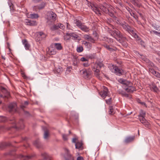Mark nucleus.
<instances>
[{"label": "nucleus", "mask_w": 160, "mask_h": 160, "mask_svg": "<svg viewBox=\"0 0 160 160\" xmlns=\"http://www.w3.org/2000/svg\"><path fill=\"white\" fill-rule=\"evenodd\" d=\"M88 6L91 8L96 14H98V15H101L99 8H98L97 6L95 5L94 4L91 2H89L88 3Z\"/></svg>", "instance_id": "obj_9"}, {"label": "nucleus", "mask_w": 160, "mask_h": 160, "mask_svg": "<svg viewBox=\"0 0 160 160\" xmlns=\"http://www.w3.org/2000/svg\"><path fill=\"white\" fill-rule=\"evenodd\" d=\"M25 23L28 25L35 26L37 25V22L34 21H32L28 19H26L25 20Z\"/></svg>", "instance_id": "obj_16"}, {"label": "nucleus", "mask_w": 160, "mask_h": 160, "mask_svg": "<svg viewBox=\"0 0 160 160\" xmlns=\"http://www.w3.org/2000/svg\"><path fill=\"white\" fill-rule=\"evenodd\" d=\"M104 46L107 49H108L109 51H112L115 50V48H112L111 47V46L108 45H104Z\"/></svg>", "instance_id": "obj_32"}, {"label": "nucleus", "mask_w": 160, "mask_h": 160, "mask_svg": "<svg viewBox=\"0 0 160 160\" xmlns=\"http://www.w3.org/2000/svg\"><path fill=\"white\" fill-rule=\"evenodd\" d=\"M34 144L37 147H39V142L38 140L35 141L34 142Z\"/></svg>", "instance_id": "obj_50"}, {"label": "nucleus", "mask_w": 160, "mask_h": 160, "mask_svg": "<svg viewBox=\"0 0 160 160\" xmlns=\"http://www.w3.org/2000/svg\"><path fill=\"white\" fill-rule=\"evenodd\" d=\"M111 98H110L106 100H105L106 103L108 104H110L111 102Z\"/></svg>", "instance_id": "obj_45"}, {"label": "nucleus", "mask_w": 160, "mask_h": 160, "mask_svg": "<svg viewBox=\"0 0 160 160\" xmlns=\"http://www.w3.org/2000/svg\"><path fill=\"white\" fill-rule=\"evenodd\" d=\"M151 67H150L149 68V72L156 77L160 78V73L155 71V70H158V68L155 66L153 63L151 64Z\"/></svg>", "instance_id": "obj_7"}, {"label": "nucleus", "mask_w": 160, "mask_h": 160, "mask_svg": "<svg viewBox=\"0 0 160 160\" xmlns=\"http://www.w3.org/2000/svg\"><path fill=\"white\" fill-rule=\"evenodd\" d=\"M100 8L104 12L106 13H108L110 16L113 17L116 22L118 24H120L122 26L123 29L128 32L132 29V28L124 21L121 22L114 15L112 9V7L110 5L105 3H103V4L101 5L100 6Z\"/></svg>", "instance_id": "obj_1"}, {"label": "nucleus", "mask_w": 160, "mask_h": 160, "mask_svg": "<svg viewBox=\"0 0 160 160\" xmlns=\"http://www.w3.org/2000/svg\"><path fill=\"white\" fill-rule=\"evenodd\" d=\"M140 44H141V45L142 46H143L144 47H145V45H144V42L142 41L140 38L139 39V40H138Z\"/></svg>", "instance_id": "obj_52"}, {"label": "nucleus", "mask_w": 160, "mask_h": 160, "mask_svg": "<svg viewBox=\"0 0 160 160\" xmlns=\"http://www.w3.org/2000/svg\"><path fill=\"white\" fill-rule=\"evenodd\" d=\"M42 0H32L33 2L35 3L38 2Z\"/></svg>", "instance_id": "obj_58"}, {"label": "nucleus", "mask_w": 160, "mask_h": 160, "mask_svg": "<svg viewBox=\"0 0 160 160\" xmlns=\"http://www.w3.org/2000/svg\"><path fill=\"white\" fill-rule=\"evenodd\" d=\"M69 26V24L68 23H67V28H68Z\"/></svg>", "instance_id": "obj_61"}, {"label": "nucleus", "mask_w": 160, "mask_h": 160, "mask_svg": "<svg viewBox=\"0 0 160 160\" xmlns=\"http://www.w3.org/2000/svg\"><path fill=\"white\" fill-rule=\"evenodd\" d=\"M80 72L85 79L90 77L92 74V71L90 69H83L81 70Z\"/></svg>", "instance_id": "obj_8"}, {"label": "nucleus", "mask_w": 160, "mask_h": 160, "mask_svg": "<svg viewBox=\"0 0 160 160\" xmlns=\"http://www.w3.org/2000/svg\"><path fill=\"white\" fill-rule=\"evenodd\" d=\"M62 138L63 139L65 140H68V136L65 134H63L62 135Z\"/></svg>", "instance_id": "obj_51"}, {"label": "nucleus", "mask_w": 160, "mask_h": 160, "mask_svg": "<svg viewBox=\"0 0 160 160\" xmlns=\"http://www.w3.org/2000/svg\"><path fill=\"white\" fill-rule=\"evenodd\" d=\"M75 24L79 28H80L81 26L82 25V24L80 21L79 20H77L76 21Z\"/></svg>", "instance_id": "obj_37"}, {"label": "nucleus", "mask_w": 160, "mask_h": 160, "mask_svg": "<svg viewBox=\"0 0 160 160\" xmlns=\"http://www.w3.org/2000/svg\"><path fill=\"white\" fill-rule=\"evenodd\" d=\"M28 104V102L27 101H26L24 102V105H22L21 106V108H22L23 109L25 107V105H27Z\"/></svg>", "instance_id": "obj_46"}, {"label": "nucleus", "mask_w": 160, "mask_h": 160, "mask_svg": "<svg viewBox=\"0 0 160 160\" xmlns=\"http://www.w3.org/2000/svg\"><path fill=\"white\" fill-rule=\"evenodd\" d=\"M49 136L48 132L47 131H46L44 132V138L45 139H47Z\"/></svg>", "instance_id": "obj_39"}, {"label": "nucleus", "mask_w": 160, "mask_h": 160, "mask_svg": "<svg viewBox=\"0 0 160 160\" xmlns=\"http://www.w3.org/2000/svg\"><path fill=\"white\" fill-rule=\"evenodd\" d=\"M57 52L55 48L53 47H50L48 48V53L50 55H54Z\"/></svg>", "instance_id": "obj_15"}, {"label": "nucleus", "mask_w": 160, "mask_h": 160, "mask_svg": "<svg viewBox=\"0 0 160 160\" xmlns=\"http://www.w3.org/2000/svg\"><path fill=\"white\" fill-rule=\"evenodd\" d=\"M82 31L85 32H88L89 31V28L87 26L82 24L80 28Z\"/></svg>", "instance_id": "obj_26"}, {"label": "nucleus", "mask_w": 160, "mask_h": 160, "mask_svg": "<svg viewBox=\"0 0 160 160\" xmlns=\"http://www.w3.org/2000/svg\"><path fill=\"white\" fill-rule=\"evenodd\" d=\"M141 104H142V105H145V102H141Z\"/></svg>", "instance_id": "obj_62"}, {"label": "nucleus", "mask_w": 160, "mask_h": 160, "mask_svg": "<svg viewBox=\"0 0 160 160\" xmlns=\"http://www.w3.org/2000/svg\"><path fill=\"white\" fill-rule=\"evenodd\" d=\"M58 25L59 27V28L62 29H63L65 28L64 26L62 24L59 23L58 24Z\"/></svg>", "instance_id": "obj_48"}, {"label": "nucleus", "mask_w": 160, "mask_h": 160, "mask_svg": "<svg viewBox=\"0 0 160 160\" xmlns=\"http://www.w3.org/2000/svg\"><path fill=\"white\" fill-rule=\"evenodd\" d=\"M37 35L39 38L36 40L37 41H39L42 40V38H44L46 36V35L42 32H40L37 33Z\"/></svg>", "instance_id": "obj_18"}, {"label": "nucleus", "mask_w": 160, "mask_h": 160, "mask_svg": "<svg viewBox=\"0 0 160 160\" xmlns=\"http://www.w3.org/2000/svg\"><path fill=\"white\" fill-rule=\"evenodd\" d=\"M77 139L76 138H73L72 140V142L73 143H75V144H76V143H77L76 142H77Z\"/></svg>", "instance_id": "obj_55"}, {"label": "nucleus", "mask_w": 160, "mask_h": 160, "mask_svg": "<svg viewBox=\"0 0 160 160\" xmlns=\"http://www.w3.org/2000/svg\"><path fill=\"white\" fill-rule=\"evenodd\" d=\"M145 112L142 110H141L139 114L138 115V117H145Z\"/></svg>", "instance_id": "obj_35"}, {"label": "nucleus", "mask_w": 160, "mask_h": 160, "mask_svg": "<svg viewBox=\"0 0 160 160\" xmlns=\"http://www.w3.org/2000/svg\"><path fill=\"white\" fill-rule=\"evenodd\" d=\"M151 87L154 92H157L158 91V88L155 85H152V86Z\"/></svg>", "instance_id": "obj_40"}, {"label": "nucleus", "mask_w": 160, "mask_h": 160, "mask_svg": "<svg viewBox=\"0 0 160 160\" xmlns=\"http://www.w3.org/2000/svg\"><path fill=\"white\" fill-rule=\"evenodd\" d=\"M153 26L154 27V28L156 30L158 31H160V27L159 26L156 24H154L153 25Z\"/></svg>", "instance_id": "obj_43"}, {"label": "nucleus", "mask_w": 160, "mask_h": 160, "mask_svg": "<svg viewBox=\"0 0 160 160\" xmlns=\"http://www.w3.org/2000/svg\"><path fill=\"white\" fill-rule=\"evenodd\" d=\"M9 112H15L16 111L17 105L15 103H13L10 104L8 106Z\"/></svg>", "instance_id": "obj_13"}, {"label": "nucleus", "mask_w": 160, "mask_h": 160, "mask_svg": "<svg viewBox=\"0 0 160 160\" xmlns=\"http://www.w3.org/2000/svg\"><path fill=\"white\" fill-rule=\"evenodd\" d=\"M22 42L23 45H24V47L26 50L29 49L30 47V45L28 43L27 41L26 40H22Z\"/></svg>", "instance_id": "obj_22"}, {"label": "nucleus", "mask_w": 160, "mask_h": 160, "mask_svg": "<svg viewBox=\"0 0 160 160\" xmlns=\"http://www.w3.org/2000/svg\"><path fill=\"white\" fill-rule=\"evenodd\" d=\"M130 10H131V12H130V14H131V15L132 16H133L135 18H136V16L134 13L132 11L131 9H130Z\"/></svg>", "instance_id": "obj_49"}, {"label": "nucleus", "mask_w": 160, "mask_h": 160, "mask_svg": "<svg viewBox=\"0 0 160 160\" xmlns=\"http://www.w3.org/2000/svg\"><path fill=\"white\" fill-rule=\"evenodd\" d=\"M134 138V136L128 137L126 138L124 142L126 143L130 142L133 141Z\"/></svg>", "instance_id": "obj_21"}, {"label": "nucleus", "mask_w": 160, "mask_h": 160, "mask_svg": "<svg viewBox=\"0 0 160 160\" xmlns=\"http://www.w3.org/2000/svg\"><path fill=\"white\" fill-rule=\"evenodd\" d=\"M133 37L136 38V40L137 41L139 40L140 38L137 33L135 32L134 30L132 29L131 31L129 32Z\"/></svg>", "instance_id": "obj_20"}, {"label": "nucleus", "mask_w": 160, "mask_h": 160, "mask_svg": "<svg viewBox=\"0 0 160 160\" xmlns=\"http://www.w3.org/2000/svg\"><path fill=\"white\" fill-rule=\"evenodd\" d=\"M109 68L112 72L115 73L117 75L121 76L124 73V71L122 69L114 65H110Z\"/></svg>", "instance_id": "obj_5"}, {"label": "nucleus", "mask_w": 160, "mask_h": 160, "mask_svg": "<svg viewBox=\"0 0 160 160\" xmlns=\"http://www.w3.org/2000/svg\"><path fill=\"white\" fill-rule=\"evenodd\" d=\"M118 92L119 93L121 94L123 97H125L129 98H131V96L130 94L126 93L122 90H119Z\"/></svg>", "instance_id": "obj_19"}, {"label": "nucleus", "mask_w": 160, "mask_h": 160, "mask_svg": "<svg viewBox=\"0 0 160 160\" xmlns=\"http://www.w3.org/2000/svg\"><path fill=\"white\" fill-rule=\"evenodd\" d=\"M152 32L153 33L157 36L160 37V32H158L155 30H152V31H151V33Z\"/></svg>", "instance_id": "obj_42"}, {"label": "nucleus", "mask_w": 160, "mask_h": 160, "mask_svg": "<svg viewBox=\"0 0 160 160\" xmlns=\"http://www.w3.org/2000/svg\"><path fill=\"white\" fill-rule=\"evenodd\" d=\"M69 35L71 38L72 37V38L74 39H76L78 37V35L74 33H70Z\"/></svg>", "instance_id": "obj_28"}, {"label": "nucleus", "mask_w": 160, "mask_h": 160, "mask_svg": "<svg viewBox=\"0 0 160 160\" xmlns=\"http://www.w3.org/2000/svg\"><path fill=\"white\" fill-rule=\"evenodd\" d=\"M59 26L58 25V24H56L53 26L51 28V29L52 30L54 31L57 29L59 28Z\"/></svg>", "instance_id": "obj_33"}, {"label": "nucleus", "mask_w": 160, "mask_h": 160, "mask_svg": "<svg viewBox=\"0 0 160 160\" xmlns=\"http://www.w3.org/2000/svg\"><path fill=\"white\" fill-rule=\"evenodd\" d=\"M109 113L110 115H113L115 113V112L112 106L109 107Z\"/></svg>", "instance_id": "obj_30"}, {"label": "nucleus", "mask_w": 160, "mask_h": 160, "mask_svg": "<svg viewBox=\"0 0 160 160\" xmlns=\"http://www.w3.org/2000/svg\"><path fill=\"white\" fill-rule=\"evenodd\" d=\"M77 160H84V159L83 157L81 156H79L77 158Z\"/></svg>", "instance_id": "obj_56"}, {"label": "nucleus", "mask_w": 160, "mask_h": 160, "mask_svg": "<svg viewBox=\"0 0 160 160\" xmlns=\"http://www.w3.org/2000/svg\"><path fill=\"white\" fill-rule=\"evenodd\" d=\"M54 48H55L56 50H60L62 49V47L60 43H54Z\"/></svg>", "instance_id": "obj_24"}, {"label": "nucleus", "mask_w": 160, "mask_h": 160, "mask_svg": "<svg viewBox=\"0 0 160 160\" xmlns=\"http://www.w3.org/2000/svg\"><path fill=\"white\" fill-rule=\"evenodd\" d=\"M112 29L110 30V33L111 35L115 38L117 41L121 43V40H124L125 38L118 30L116 29L113 25L110 26Z\"/></svg>", "instance_id": "obj_2"}, {"label": "nucleus", "mask_w": 160, "mask_h": 160, "mask_svg": "<svg viewBox=\"0 0 160 160\" xmlns=\"http://www.w3.org/2000/svg\"><path fill=\"white\" fill-rule=\"evenodd\" d=\"M81 60L82 61L84 62L87 61V59L85 58L82 57L81 58Z\"/></svg>", "instance_id": "obj_54"}, {"label": "nucleus", "mask_w": 160, "mask_h": 160, "mask_svg": "<svg viewBox=\"0 0 160 160\" xmlns=\"http://www.w3.org/2000/svg\"><path fill=\"white\" fill-rule=\"evenodd\" d=\"M130 9H131L129 8H128V11L130 13L131 12V10H130Z\"/></svg>", "instance_id": "obj_63"}, {"label": "nucleus", "mask_w": 160, "mask_h": 160, "mask_svg": "<svg viewBox=\"0 0 160 160\" xmlns=\"http://www.w3.org/2000/svg\"><path fill=\"white\" fill-rule=\"evenodd\" d=\"M72 70V68L71 67L69 66L68 67L66 70V73H68L70 72Z\"/></svg>", "instance_id": "obj_44"}, {"label": "nucleus", "mask_w": 160, "mask_h": 160, "mask_svg": "<svg viewBox=\"0 0 160 160\" xmlns=\"http://www.w3.org/2000/svg\"><path fill=\"white\" fill-rule=\"evenodd\" d=\"M39 16L37 14L33 13L30 14L29 18L32 19H36Z\"/></svg>", "instance_id": "obj_27"}, {"label": "nucleus", "mask_w": 160, "mask_h": 160, "mask_svg": "<svg viewBox=\"0 0 160 160\" xmlns=\"http://www.w3.org/2000/svg\"><path fill=\"white\" fill-rule=\"evenodd\" d=\"M5 120H6V118L4 117H3V120H2V122H4L5 121Z\"/></svg>", "instance_id": "obj_60"}, {"label": "nucleus", "mask_w": 160, "mask_h": 160, "mask_svg": "<svg viewBox=\"0 0 160 160\" xmlns=\"http://www.w3.org/2000/svg\"><path fill=\"white\" fill-rule=\"evenodd\" d=\"M125 46H126L127 45V43H124V45Z\"/></svg>", "instance_id": "obj_64"}, {"label": "nucleus", "mask_w": 160, "mask_h": 160, "mask_svg": "<svg viewBox=\"0 0 160 160\" xmlns=\"http://www.w3.org/2000/svg\"><path fill=\"white\" fill-rule=\"evenodd\" d=\"M82 43L86 45H88V42L86 41H83L82 42Z\"/></svg>", "instance_id": "obj_59"}, {"label": "nucleus", "mask_w": 160, "mask_h": 160, "mask_svg": "<svg viewBox=\"0 0 160 160\" xmlns=\"http://www.w3.org/2000/svg\"><path fill=\"white\" fill-rule=\"evenodd\" d=\"M41 155L44 159L51 160L50 156L46 152H43L42 153Z\"/></svg>", "instance_id": "obj_23"}, {"label": "nucleus", "mask_w": 160, "mask_h": 160, "mask_svg": "<svg viewBox=\"0 0 160 160\" xmlns=\"http://www.w3.org/2000/svg\"><path fill=\"white\" fill-rule=\"evenodd\" d=\"M122 84V88L129 92H132L135 90V88L132 86V83L129 81H118Z\"/></svg>", "instance_id": "obj_3"}, {"label": "nucleus", "mask_w": 160, "mask_h": 160, "mask_svg": "<svg viewBox=\"0 0 160 160\" xmlns=\"http://www.w3.org/2000/svg\"><path fill=\"white\" fill-rule=\"evenodd\" d=\"M83 38L91 42L94 43L95 42L94 39L89 35L85 34L83 35Z\"/></svg>", "instance_id": "obj_17"}, {"label": "nucleus", "mask_w": 160, "mask_h": 160, "mask_svg": "<svg viewBox=\"0 0 160 160\" xmlns=\"http://www.w3.org/2000/svg\"><path fill=\"white\" fill-rule=\"evenodd\" d=\"M83 50V47L82 46H79L77 47V51L78 52H80L82 51Z\"/></svg>", "instance_id": "obj_41"}, {"label": "nucleus", "mask_w": 160, "mask_h": 160, "mask_svg": "<svg viewBox=\"0 0 160 160\" xmlns=\"http://www.w3.org/2000/svg\"><path fill=\"white\" fill-rule=\"evenodd\" d=\"M56 14L55 13L52 12L48 13L47 18V22L49 25H51L53 23L55 20Z\"/></svg>", "instance_id": "obj_6"}, {"label": "nucleus", "mask_w": 160, "mask_h": 160, "mask_svg": "<svg viewBox=\"0 0 160 160\" xmlns=\"http://www.w3.org/2000/svg\"><path fill=\"white\" fill-rule=\"evenodd\" d=\"M75 148L76 149H80L82 146V143L80 142H77L75 144Z\"/></svg>", "instance_id": "obj_31"}, {"label": "nucleus", "mask_w": 160, "mask_h": 160, "mask_svg": "<svg viewBox=\"0 0 160 160\" xmlns=\"http://www.w3.org/2000/svg\"><path fill=\"white\" fill-rule=\"evenodd\" d=\"M65 151L66 152L65 159L66 160H74L73 158L72 155L69 153V150L65 148Z\"/></svg>", "instance_id": "obj_12"}, {"label": "nucleus", "mask_w": 160, "mask_h": 160, "mask_svg": "<svg viewBox=\"0 0 160 160\" xmlns=\"http://www.w3.org/2000/svg\"><path fill=\"white\" fill-rule=\"evenodd\" d=\"M103 90L99 92V93L101 97L103 98L104 99L108 96L109 92L108 88L105 86H103Z\"/></svg>", "instance_id": "obj_11"}, {"label": "nucleus", "mask_w": 160, "mask_h": 160, "mask_svg": "<svg viewBox=\"0 0 160 160\" xmlns=\"http://www.w3.org/2000/svg\"><path fill=\"white\" fill-rule=\"evenodd\" d=\"M72 61L73 62V64L74 66H76L78 63L79 60L77 58H74L72 59Z\"/></svg>", "instance_id": "obj_36"}, {"label": "nucleus", "mask_w": 160, "mask_h": 160, "mask_svg": "<svg viewBox=\"0 0 160 160\" xmlns=\"http://www.w3.org/2000/svg\"><path fill=\"white\" fill-rule=\"evenodd\" d=\"M83 65L84 67H87L89 66V64H88V63L87 62L83 63Z\"/></svg>", "instance_id": "obj_57"}, {"label": "nucleus", "mask_w": 160, "mask_h": 160, "mask_svg": "<svg viewBox=\"0 0 160 160\" xmlns=\"http://www.w3.org/2000/svg\"><path fill=\"white\" fill-rule=\"evenodd\" d=\"M144 117H140L138 118L141 122L146 127H148L149 126V123L145 119Z\"/></svg>", "instance_id": "obj_14"}, {"label": "nucleus", "mask_w": 160, "mask_h": 160, "mask_svg": "<svg viewBox=\"0 0 160 160\" xmlns=\"http://www.w3.org/2000/svg\"><path fill=\"white\" fill-rule=\"evenodd\" d=\"M21 74H22V76L23 77L24 79H26L27 78V77L26 76L25 74H24V72H21Z\"/></svg>", "instance_id": "obj_53"}, {"label": "nucleus", "mask_w": 160, "mask_h": 160, "mask_svg": "<svg viewBox=\"0 0 160 160\" xmlns=\"http://www.w3.org/2000/svg\"><path fill=\"white\" fill-rule=\"evenodd\" d=\"M62 71V68L61 67L59 66L55 68L54 70V73H60Z\"/></svg>", "instance_id": "obj_25"}, {"label": "nucleus", "mask_w": 160, "mask_h": 160, "mask_svg": "<svg viewBox=\"0 0 160 160\" xmlns=\"http://www.w3.org/2000/svg\"><path fill=\"white\" fill-rule=\"evenodd\" d=\"M103 66V64L101 62L93 63L92 65V70L94 72L95 75L98 78L99 77L100 69Z\"/></svg>", "instance_id": "obj_4"}, {"label": "nucleus", "mask_w": 160, "mask_h": 160, "mask_svg": "<svg viewBox=\"0 0 160 160\" xmlns=\"http://www.w3.org/2000/svg\"><path fill=\"white\" fill-rule=\"evenodd\" d=\"M20 158L24 160H27L30 158L31 157L29 156H25L23 155H20Z\"/></svg>", "instance_id": "obj_34"}, {"label": "nucleus", "mask_w": 160, "mask_h": 160, "mask_svg": "<svg viewBox=\"0 0 160 160\" xmlns=\"http://www.w3.org/2000/svg\"><path fill=\"white\" fill-rule=\"evenodd\" d=\"M70 33H67L64 36V38L65 40H68L71 38Z\"/></svg>", "instance_id": "obj_38"}, {"label": "nucleus", "mask_w": 160, "mask_h": 160, "mask_svg": "<svg viewBox=\"0 0 160 160\" xmlns=\"http://www.w3.org/2000/svg\"><path fill=\"white\" fill-rule=\"evenodd\" d=\"M45 6V3L44 2H42L40 5L36 7L39 10L42 9ZM35 7H36L35 6Z\"/></svg>", "instance_id": "obj_29"}, {"label": "nucleus", "mask_w": 160, "mask_h": 160, "mask_svg": "<svg viewBox=\"0 0 160 160\" xmlns=\"http://www.w3.org/2000/svg\"><path fill=\"white\" fill-rule=\"evenodd\" d=\"M107 41L109 43H111L113 42L112 39L111 38H107Z\"/></svg>", "instance_id": "obj_47"}, {"label": "nucleus", "mask_w": 160, "mask_h": 160, "mask_svg": "<svg viewBox=\"0 0 160 160\" xmlns=\"http://www.w3.org/2000/svg\"><path fill=\"white\" fill-rule=\"evenodd\" d=\"M9 95V92L5 88L2 86L0 87V97H7Z\"/></svg>", "instance_id": "obj_10"}]
</instances>
